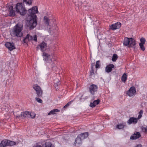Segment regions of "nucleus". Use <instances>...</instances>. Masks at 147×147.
<instances>
[{
  "label": "nucleus",
  "instance_id": "obj_44",
  "mask_svg": "<svg viewBox=\"0 0 147 147\" xmlns=\"http://www.w3.org/2000/svg\"><path fill=\"white\" fill-rule=\"evenodd\" d=\"M82 96H83V95H82L81 97H82Z\"/></svg>",
  "mask_w": 147,
  "mask_h": 147
},
{
  "label": "nucleus",
  "instance_id": "obj_2",
  "mask_svg": "<svg viewBox=\"0 0 147 147\" xmlns=\"http://www.w3.org/2000/svg\"><path fill=\"white\" fill-rule=\"evenodd\" d=\"M23 25L18 23L13 27V29L11 30L10 34L13 37H20L22 36Z\"/></svg>",
  "mask_w": 147,
  "mask_h": 147
},
{
  "label": "nucleus",
  "instance_id": "obj_45",
  "mask_svg": "<svg viewBox=\"0 0 147 147\" xmlns=\"http://www.w3.org/2000/svg\"><path fill=\"white\" fill-rule=\"evenodd\" d=\"M53 64L55 65V64Z\"/></svg>",
  "mask_w": 147,
  "mask_h": 147
},
{
  "label": "nucleus",
  "instance_id": "obj_23",
  "mask_svg": "<svg viewBox=\"0 0 147 147\" xmlns=\"http://www.w3.org/2000/svg\"><path fill=\"white\" fill-rule=\"evenodd\" d=\"M59 111H60L58 109H54L50 111L48 113V115H51L56 114L57 112H59Z\"/></svg>",
  "mask_w": 147,
  "mask_h": 147
},
{
  "label": "nucleus",
  "instance_id": "obj_29",
  "mask_svg": "<svg viewBox=\"0 0 147 147\" xmlns=\"http://www.w3.org/2000/svg\"><path fill=\"white\" fill-rule=\"evenodd\" d=\"M118 58V56L117 55L115 54H114L113 55L112 59V61L113 62H115L116 61V60H117V59Z\"/></svg>",
  "mask_w": 147,
  "mask_h": 147
},
{
  "label": "nucleus",
  "instance_id": "obj_11",
  "mask_svg": "<svg viewBox=\"0 0 147 147\" xmlns=\"http://www.w3.org/2000/svg\"><path fill=\"white\" fill-rule=\"evenodd\" d=\"M121 26V24L120 22H118L117 23L112 24L110 26V28L113 30H114L117 29L119 28Z\"/></svg>",
  "mask_w": 147,
  "mask_h": 147
},
{
  "label": "nucleus",
  "instance_id": "obj_31",
  "mask_svg": "<svg viewBox=\"0 0 147 147\" xmlns=\"http://www.w3.org/2000/svg\"><path fill=\"white\" fill-rule=\"evenodd\" d=\"M100 67V61H96V65H95V67L96 69H97L98 68H99Z\"/></svg>",
  "mask_w": 147,
  "mask_h": 147
},
{
  "label": "nucleus",
  "instance_id": "obj_7",
  "mask_svg": "<svg viewBox=\"0 0 147 147\" xmlns=\"http://www.w3.org/2000/svg\"><path fill=\"white\" fill-rule=\"evenodd\" d=\"M30 115L32 118H33L35 117V115L32 117L31 115V113H30L29 112L26 111L25 112H22L20 115L17 116H16V118H17L20 117H22V118H24L25 117H28Z\"/></svg>",
  "mask_w": 147,
  "mask_h": 147
},
{
  "label": "nucleus",
  "instance_id": "obj_36",
  "mask_svg": "<svg viewBox=\"0 0 147 147\" xmlns=\"http://www.w3.org/2000/svg\"><path fill=\"white\" fill-rule=\"evenodd\" d=\"M124 126L122 124H119V125H118L117 127L119 129H122L124 128Z\"/></svg>",
  "mask_w": 147,
  "mask_h": 147
},
{
  "label": "nucleus",
  "instance_id": "obj_24",
  "mask_svg": "<svg viewBox=\"0 0 147 147\" xmlns=\"http://www.w3.org/2000/svg\"><path fill=\"white\" fill-rule=\"evenodd\" d=\"M28 39L29 41H31L33 40L35 42L37 41V36L36 35H34L33 37L32 36L29 34Z\"/></svg>",
  "mask_w": 147,
  "mask_h": 147
},
{
  "label": "nucleus",
  "instance_id": "obj_38",
  "mask_svg": "<svg viewBox=\"0 0 147 147\" xmlns=\"http://www.w3.org/2000/svg\"><path fill=\"white\" fill-rule=\"evenodd\" d=\"M143 130H144V131L145 132H147V127L143 129Z\"/></svg>",
  "mask_w": 147,
  "mask_h": 147
},
{
  "label": "nucleus",
  "instance_id": "obj_1",
  "mask_svg": "<svg viewBox=\"0 0 147 147\" xmlns=\"http://www.w3.org/2000/svg\"><path fill=\"white\" fill-rule=\"evenodd\" d=\"M28 18L26 25L30 29H33L36 26L37 23V17L35 13L38 12V8L35 6L29 9L28 11Z\"/></svg>",
  "mask_w": 147,
  "mask_h": 147
},
{
  "label": "nucleus",
  "instance_id": "obj_6",
  "mask_svg": "<svg viewBox=\"0 0 147 147\" xmlns=\"http://www.w3.org/2000/svg\"><path fill=\"white\" fill-rule=\"evenodd\" d=\"M32 87L35 91L38 97H42L43 94V90L40 86L37 84H34Z\"/></svg>",
  "mask_w": 147,
  "mask_h": 147
},
{
  "label": "nucleus",
  "instance_id": "obj_43",
  "mask_svg": "<svg viewBox=\"0 0 147 147\" xmlns=\"http://www.w3.org/2000/svg\"><path fill=\"white\" fill-rule=\"evenodd\" d=\"M81 99H82V98H80V100H81Z\"/></svg>",
  "mask_w": 147,
  "mask_h": 147
},
{
  "label": "nucleus",
  "instance_id": "obj_34",
  "mask_svg": "<svg viewBox=\"0 0 147 147\" xmlns=\"http://www.w3.org/2000/svg\"><path fill=\"white\" fill-rule=\"evenodd\" d=\"M74 100H72L67 103L65 106L63 107V108H65L68 107L73 102Z\"/></svg>",
  "mask_w": 147,
  "mask_h": 147
},
{
  "label": "nucleus",
  "instance_id": "obj_20",
  "mask_svg": "<svg viewBox=\"0 0 147 147\" xmlns=\"http://www.w3.org/2000/svg\"><path fill=\"white\" fill-rule=\"evenodd\" d=\"M9 14L11 16L13 17L15 16V11L13 10V6H11L9 8Z\"/></svg>",
  "mask_w": 147,
  "mask_h": 147
},
{
  "label": "nucleus",
  "instance_id": "obj_37",
  "mask_svg": "<svg viewBox=\"0 0 147 147\" xmlns=\"http://www.w3.org/2000/svg\"><path fill=\"white\" fill-rule=\"evenodd\" d=\"M60 84V82H57V83L56 84L55 83L54 85L55 86L56 88V86H57L58 85H59Z\"/></svg>",
  "mask_w": 147,
  "mask_h": 147
},
{
  "label": "nucleus",
  "instance_id": "obj_8",
  "mask_svg": "<svg viewBox=\"0 0 147 147\" xmlns=\"http://www.w3.org/2000/svg\"><path fill=\"white\" fill-rule=\"evenodd\" d=\"M44 59L48 63H50L52 61V59L53 58V56L52 55H50L45 52L43 53Z\"/></svg>",
  "mask_w": 147,
  "mask_h": 147
},
{
  "label": "nucleus",
  "instance_id": "obj_5",
  "mask_svg": "<svg viewBox=\"0 0 147 147\" xmlns=\"http://www.w3.org/2000/svg\"><path fill=\"white\" fill-rule=\"evenodd\" d=\"M17 143L13 141H11L7 139H4L0 143V147H6L7 146H13L17 144Z\"/></svg>",
  "mask_w": 147,
  "mask_h": 147
},
{
  "label": "nucleus",
  "instance_id": "obj_35",
  "mask_svg": "<svg viewBox=\"0 0 147 147\" xmlns=\"http://www.w3.org/2000/svg\"><path fill=\"white\" fill-rule=\"evenodd\" d=\"M38 97H36L35 98L36 100L39 103H42V100L41 99L39 98Z\"/></svg>",
  "mask_w": 147,
  "mask_h": 147
},
{
  "label": "nucleus",
  "instance_id": "obj_40",
  "mask_svg": "<svg viewBox=\"0 0 147 147\" xmlns=\"http://www.w3.org/2000/svg\"><path fill=\"white\" fill-rule=\"evenodd\" d=\"M42 147L41 145H37L35 147Z\"/></svg>",
  "mask_w": 147,
  "mask_h": 147
},
{
  "label": "nucleus",
  "instance_id": "obj_30",
  "mask_svg": "<svg viewBox=\"0 0 147 147\" xmlns=\"http://www.w3.org/2000/svg\"><path fill=\"white\" fill-rule=\"evenodd\" d=\"M143 113V111L142 110H141L139 113V115L138 117V119H139L142 117V114Z\"/></svg>",
  "mask_w": 147,
  "mask_h": 147
},
{
  "label": "nucleus",
  "instance_id": "obj_26",
  "mask_svg": "<svg viewBox=\"0 0 147 147\" xmlns=\"http://www.w3.org/2000/svg\"><path fill=\"white\" fill-rule=\"evenodd\" d=\"M29 34H28L24 38L23 40V42L24 43H27L29 41V40L28 39Z\"/></svg>",
  "mask_w": 147,
  "mask_h": 147
},
{
  "label": "nucleus",
  "instance_id": "obj_19",
  "mask_svg": "<svg viewBox=\"0 0 147 147\" xmlns=\"http://www.w3.org/2000/svg\"><path fill=\"white\" fill-rule=\"evenodd\" d=\"M95 66L94 63H93L91 64V67L90 68V77L92 76L93 75H94V67Z\"/></svg>",
  "mask_w": 147,
  "mask_h": 147
},
{
  "label": "nucleus",
  "instance_id": "obj_12",
  "mask_svg": "<svg viewBox=\"0 0 147 147\" xmlns=\"http://www.w3.org/2000/svg\"><path fill=\"white\" fill-rule=\"evenodd\" d=\"M47 47V44L43 41L38 45L37 47H39L40 49V50L43 52L46 50Z\"/></svg>",
  "mask_w": 147,
  "mask_h": 147
},
{
  "label": "nucleus",
  "instance_id": "obj_22",
  "mask_svg": "<svg viewBox=\"0 0 147 147\" xmlns=\"http://www.w3.org/2000/svg\"><path fill=\"white\" fill-rule=\"evenodd\" d=\"M50 20L46 16H45L44 17V23L47 26H49V22Z\"/></svg>",
  "mask_w": 147,
  "mask_h": 147
},
{
  "label": "nucleus",
  "instance_id": "obj_10",
  "mask_svg": "<svg viewBox=\"0 0 147 147\" xmlns=\"http://www.w3.org/2000/svg\"><path fill=\"white\" fill-rule=\"evenodd\" d=\"M136 89L134 87L132 86L130 87L129 90L127 91V94L129 96H133L136 92Z\"/></svg>",
  "mask_w": 147,
  "mask_h": 147
},
{
  "label": "nucleus",
  "instance_id": "obj_4",
  "mask_svg": "<svg viewBox=\"0 0 147 147\" xmlns=\"http://www.w3.org/2000/svg\"><path fill=\"white\" fill-rule=\"evenodd\" d=\"M123 45L129 47H133L136 45V40L133 38L125 37L124 40Z\"/></svg>",
  "mask_w": 147,
  "mask_h": 147
},
{
  "label": "nucleus",
  "instance_id": "obj_39",
  "mask_svg": "<svg viewBox=\"0 0 147 147\" xmlns=\"http://www.w3.org/2000/svg\"><path fill=\"white\" fill-rule=\"evenodd\" d=\"M135 147H142V145L141 144L137 145Z\"/></svg>",
  "mask_w": 147,
  "mask_h": 147
},
{
  "label": "nucleus",
  "instance_id": "obj_3",
  "mask_svg": "<svg viewBox=\"0 0 147 147\" xmlns=\"http://www.w3.org/2000/svg\"><path fill=\"white\" fill-rule=\"evenodd\" d=\"M15 9L16 11L22 16H25L27 12L24 5L22 3H17Z\"/></svg>",
  "mask_w": 147,
  "mask_h": 147
},
{
  "label": "nucleus",
  "instance_id": "obj_15",
  "mask_svg": "<svg viewBox=\"0 0 147 147\" xmlns=\"http://www.w3.org/2000/svg\"><path fill=\"white\" fill-rule=\"evenodd\" d=\"M137 118L134 117H131L129 118V119L127 121V123L128 124L130 125L132 123L136 124L138 121Z\"/></svg>",
  "mask_w": 147,
  "mask_h": 147
},
{
  "label": "nucleus",
  "instance_id": "obj_33",
  "mask_svg": "<svg viewBox=\"0 0 147 147\" xmlns=\"http://www.w3.org/2000/svg\"><path fill=\"white\" fill-rule=\"evenodd\" d=\"M144 44H139V45L140 47V48L142 51H144L145 50V48L144 46Z\"/></svg>",
  "mask_w": 147,
  "mask_h": 147
},
{
  "label": "nucleus",
  "instance_id": "obj_17",
  "mask_svg": "<svg viewBox=\"0 0 147 147\" xmlns=\"http://www.w3.org/2000/svg\"><path fill=\"white\" fill-rule=\"evenodd\" d=\"M82 140L78 136L76 138L74 144L75 146H78L82 144Z\"/></svg>",
  "mask_w": 147,
  "mask_h": 147
},
{
  "label": "nucleus",
  "instance_id": "obj_9",
  "mask_svg": "<svg viewBox=\"0 0 147 147\" xmlns=\"http://www.w3.org/2000/svg\"><path fill=\"white\" fill-rule=\"evenodd\" d=\"M98 90V86L97 85L92 84L89 88V90L92 95H94L95 92H97Z\"/></svg>",
  "mask_w": 147,
  "mask_h": 147
},
{
  "label": "nucleus",
  "instance_id": "obj_28",
  "mask_svg": "<svg viewBox=\"0 0 147 147\" xmlns=\"http://www.w3.org/2000/svg\"><path fill=\"white\" fill-rule=\"evenodd\" d=\"M24 2H25L26 4L29 5H31L32 2V0H23Z\"/></svg>",
  "mask_w": 147,
  "mask_h": 147
},
{
  "label": "nucleus",
  "instance_id": "obj_41",
  "mask_svg": "<svg viewBox=\"0 0 147 147\" xmlns=\"http://www.w3.org/2000/svg\"><path fill=\"white\" fill-rule=\"evenodd\" d=\"M31 113V115H32V117H33V116H34V115L35 116V115H34V114L33 113Z\"/></svg>",
  "mask_w": 147,
  "mask_h": 147
},
{
  "label": "nucleus",
  "instance_id": "obj_14",
  "mask_svg": "<svg viewBox=\"0 0 147 147\" xmlns=\"http://www.w3.org/2000/svg\"><path fill=\"white\" fill-rule=\"evenodd\" d=\"M141 135L139 132L135 131L130 137L131 140H135L139 138Z\"/></svg>",
  "mask_w": 147,
  "mask_h": 147
},
{
  "label": "nucleus",
  "instance_id": "obj_42",
  "mask_svg": "<svg viewBox=\"0 0 147 147\" xmlns=\"http://www.w3.org/2000/svg\"><path fill=\"white\" fill-rule=\"evenodd\" d=\"M52 67V68L53 69L54 68H55V67Z\"/></svg>",
  "mask_w": 147,
  "mask_h": 147
},
{
  "label": "nucleus",
  "instance_id": "obj_32",
  "mask_svg": "<svg viewBox=\"0 0 147 147\" xmlns=\"http://www.w3.org/2000/svg\"><path fill=\"white\" fill-rule=\"evenodd\" d=\"M140 43L139 44H144L146 42V40L145 38L143 37H142L140 39Z\"/></svg>",
  "mask_w": 147,
  "mask_h": 147
},
{
  "label": "nucleus",
  "instance_id": "obj_18",
  "mask_svg": "<svg viewBox=\"0 0 147 147\" xmlns=\"http://www.w3.org/2000/svg\"><path fill=\"white\" fill-rule=\"evenodd\" d=\"M88 136V132H85L80 134L78 136L82 140L87 138Z\"/></svg>",
  "mask_w": 147,
  "mask_h": 147
},
{
  "label": "nucleus",
  "instance_id": "obj_16",
  "mask_svg": "<svg viewBox=\"0 0 147 147\" xmlns=\"http://www.w3.org/2000/svg\"><path fill=\"white\" fill-rule=\"evenodd\" d=\"M114 65L113 64L108 65L105 68V71L107 73H109L112 71V69L114 67Z\"/></svg>",
  "mask_w": 147,
  "mask_h": 147
},
{
  "label": "nucleus",
  "instance_id": "obj_27",
  "mask_svg": "<svg viewBox=\"0 0 147 147\" xmlns=\"http://www.w3.org/2000/svg\"><path fill=\"white\" fill-rule=\"evenodd\" d=\"M45 147H54L51 143L50 142H46L45 144Z\"/></svg>",
  "mask_w": 147,
  "mask_h": 147
},
{
  "label": "nucleus",
  "instance_id": "obj_13",
  "mask_svg": "<svg viewBox=\"0 0 147 147\" xmlns=\"http://www.w3.org/2000/svg\"><path fill=\"white\" fill-rule=\"evenodd\" d=\"M5 46L10 51H11L16 49L14 44L9 42H7L5 44Z\"/></svg>",
  "mask_w": 147,
  "mask_h": 147
},
{
  "label": "nucleus",
  "instance_id": "obj_21",
  "mask_svg": "<svg viewBox=\"0 0 147 147\" xmlns=\"http://www.w3.org/2000/svg\"><path fill=\"white\" fill-rule=\"evenodd\" d=\"M100 102L99 99L94 100L93 103L91 102L90 104V106L92 107H94L98 104Z\"/></svg>",
  "mask_w": 147,
  "mask_h": 147
},
{
  "label": "nucleus",
  "instance_id": "obj_25",
  "mask_svg": "<svg viewBox=\"0 0 147 147\" xmlns=\"http://www.w3.org/2000/svg\"><path fill=\"white\" fill-rule=\"evenodd\" d=\"M127 75L125 73H124L122 76L121 78V81L123 82H125L127 79Z\"/></svg>",
  "mask_w": 147,
  "mask_h": 147
}]
</instances>
